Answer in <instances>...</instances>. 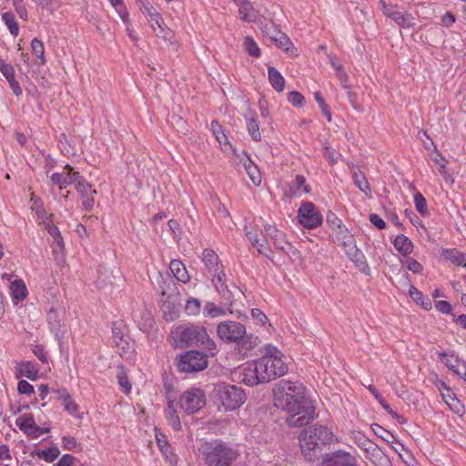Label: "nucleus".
I'll return each mask as SVG.
<instances>
[{
	"mask_svg": "<svg viewBox=\"0 0 466 466\" xmlns=\"http://www.w3.org/2000/svg\"><path fill=\"white\" fill-rule=\"evenodd\" d=\"M274 405L286 411V423L290 427L308 425L316 417L313 401L306 396V388L298 381L281 380L273 390Z\"/></svg>",
	"mask_w": 466,
	"mask_h": 466,
	"instance_id": "1",
	"label": "nucleus"
},
{
	"mask_svg": "<svg viewBox=\"0 0 466 466\" xmlns=\"http://www.w3.org/2000/svg\"><path fill=\"white\" fill-rule=\"evenodd\" d=\"M288 372V365L282 359L261 357L249 362L243 370L242 381L248 386L269 382Z\"/></svg>",
	"mask_w": 466,
	"mask_h": 466,
	"instance_id": "2",
	"label": "nucleus"
},
{
	"mask_svg": "<svg viewBox=\"0 0 466 466\" xmlns=\"http://www.w3.org/2000/svg\"><path fill=\"white\" fill-rule=\"evenodd\" d=\"M171 336L177 346L202 347L210 356L217 352V345L205 327L194 324L178 325L171 331Z\"/></svg>",
	"mask_w": 466,
	"mask_h": 466,
	"instance_id": "3",
	"label": "nucleus"
},
{
	"mask_svg": "<svg viewBox=\"0 0 466 466\" xmlns=\"http://www.w3.org/2000/svg\"><path fill=\"white\" fill-rule=\"evenodd\" d=\"M334 437L332 431L324 425H314L304 429L299 435L302 454L309 461L316 460L322 448L330 444Z\"/></svg>",
	"mask_w": 466,
	"mask_h": 466,
	"instance_id": "4",
	"label": "nucleus"
},
{
	"mask_svg": "<svg viewBox=\"0 0 466 466\" xmlns=\"http://www.w3.org/2000/svg\"><path fill=\"white\" fill-rule=\"evenodd\" d=\"M53 184L59 187L60 190L66 189L68 186L74 185L75 189L80 195L82 204H91L95 202L96 189L80 176L79 172L66 165L61 173H54L51 176Z\"/></svg>",
	"mask_w": 466,
	"mask_h": 466,
	"instance_id": "5",
	"label": "nucleus"
},
{
	"mask_svg": "<svg viewBox=\"0 0 466 466\" xmlns=\"http://www.w3.org/2000/svg\"><path fill=\"white\" fill-rule=\"evenodd\" d=\"M206 466H231L238 457V451L226 442L203 444L199 449Z\"/></svg>",
	"mask_w": 466,
	"mask_h": 466,
	"instance_id": "6",
	"label": "nucleus"
},
{
	"mask_svg": "<svg viewBox=\"0 0 466 466\" xmlns=\"http://www.w3.org/2000/svg\"><path fill=\"white\" fill-rule=\"evenodd\" d=\"M214 396L226 410H234L246 400L244 390L236 385H218L214 390Z\"/></svg>",
	"mask_w": 466,
	"mask_h": 466,
	"instance_id": "7",
	"label": "nucleus"
},
{
	"mask_svg": "<svg viewBox=\"0 0 466 466\" xmlns=\"http://www.w3.org/2000/svg\"><path fill=\"white\" fill-rule=\"evenodd\" d=\"M218 337L225 343L245 344L248 340L244 324L235 320H224L217 326Z\"/></svg>",
	"mask_w": 466,
	"mask_h": 466,
	"instance_id": "8",
	"label": "nucleus"
},
{
	"mask_svg": "<svg viewBox=\"0 0 466 466\" xmlns=\"http://www.w3.org/2000/svg\"><path fill=\"white\" fill-rule=\"evenodd\" d=\"M177 365L182 372L203 370L208 367V354L198 350H188L177 358Z\"/></svg>",
	"mask_w": 466,
	"mask_h": 466,
	"instance_id": "9",
	"label": "nucleus"
},
{
	"mask_svg": "<svg viewBox=\"0 0 466 466\" xmlns=\"http://www.w3.org/2000/svg\"><path fill=\"white\" fill-rule=\"evenodd\" d=\"M357 446L365 452V458L376 466H389L390 460L383 451L366 438L364 435L357 436L355 441Z\"/></svg>",
	"mask_w": 466,
	"mask_h": 466,
	"instance_id": "10",
	"label": "nucleus"
},
{
	"mask_svg": "<svg viewBox=\"0 0 466 466\" xmlns=\"http://www.w3.org/2000/svg\"><path fill=\"white\" fill-rule=\"evenodd\" d=\"M113 341L118 353L126 360H131L135 354V344L130 337L123 330L121 323H114L112 327Z\"/></svg>",
	"mask_w": 466,
	"mask_h": 466,
	"instance_id": "11",
	"label": "nucleus"
},
{
	"mask_svg": "<svg viewBox=\"0 0 466 466\" xmlns=\"http://www.w3.org/2000/svg\"><path fill=\"white\" fill-rule=\"evenodd\" d=\"M180 408L187 414H193L206 404V396L199 389H191L183 393L179 400Z\"/></svg>",
	"mask_w": 466,
	"mask_h": 466,
	"instance_id": "12",
	"label": "nucleus"
},
{
	"mask_svg": "<svg viewBox=\"0 0 466 466\" xmlns=\"http://www.w3.org/2000/svg\"><path fill=\"white\" fill-rule=\"evenodd\" d=\"M265 240L270 239L275 248L281 249L287 255H295L297 249L285 240L282 231L279 230L274 225H266L264 227Z\"/></svg>",
	"mask_w": 466,
	"mask_h": 466,
	"instance_id": "13",
	"label": "nucleus"
},
{
	"mask_svg": "<svg viewBox=\"0 0 466 466\" xmlns=\"http://www.w3.org/2000/svg\"><path fill=\"white\" fill-rule=\"evenodd\" d=\"M299 222L307 228H316L322 224V215L316 206H300L298 210Z\"/></svg>",
	"mask_w": 466,
	"mask_h": 466,
	"instance_id": "14",
	"label": "nucleus"
},
{
	"mask_svg": "<svg viewBox=\"0 0 466 466\" xmlns=\"http://www.w3.org/2000/svg\"><path fill=\"white\" fill-rule=\"evenodd\" d=\"M210 126L211 130L216 137L217 141L219 143L222 151L226 154L233 153L234 156L239 157V155L237 153V149L233 147V146L229 143L227 136L225 135L222 126L215 120L211 122Z\"/></svg>",
	"mask_w": 466,
	"mask_h": 466,
	"instance_id": "15",
	"label": "nucleus"
},
{
	"mask_svg": "<svg viewBox=\"0 0 466 466\" xmlns=\"http://www.w3.org/2000/svg\"><path fill=\"white\" fill-rule=\"evenodd\" d=\"M439 357L441 361L447 366L451 370L460 376L466 381V364L461 361L458 358H453L452 355H449L446 352H440Z\"/></svg>",
	"mask_w": 466,
	"mask_h": 466,
	"instance_id": "16",
	"label": "nucleus"
},
{
	"mask_svg": "<svg viewBox=\"0 0 466 466\" xmlns=\"http://www.w3.org/2000/svg\"><path fill=\"white\" fill-rule=\"evenodd\" d=\"M331 238L334 243L340 245L346 253L357 247L353 235L346 227L333 232Z\"/></svg>",
	"mask_w": 466,
	"mask_h": 466,
	"instance_id": "17",
	"label": "nucleus"
},
{
	"mask_svg": "<svg viewBox=\"0 0 466 466\" xmlns=\"http://www.w3.org/2000/svg\"><path fill=\"white\" fill-rule=\"evenodd\" d=\"M212 281L220 296L227 301L229 306H232L233 292L226 283V274L224 272H218V274L213 277Z\"/></svg>",
	"mask_w": 466,
	"mask_h": 466,
	"instance_id": "18",
	"label": "nucleus"
},
{
	"mask_svg": "<svg viewBox=\"0 0 466 466\" xmlns=\"http://www.w3.org/2000/svg\"><path fill=\"white\" fill-rule=\"evenodd\" d=\"M202 256V260L207 269L213 274V277L216 276L218 272H223L219 258L214 250L206 248L203 250Z\"/></svg>",
	"mask_w": 466,
	"mask_h": 466,
	"instance_id": "19",
	"label": "nucleus"
},
{
	"mask_svg": "<svg viewBox=\"0 0 466 466\" xmlns=\"http://www.w3.org/2000/svg\"><path fill=\"white\" fill-rule=\"evenodd\" d=\"M346 254L361 273L367 276L370 274V268L368 265L366 258L357 247L351 250L350 249Z\"/></svg>",
	"mask_w": 466,
	"mask_h": 466,
	"instance_id": "20",
	"label": "nucleus"
},
{
	"mask_svg": "<svg viewBox=\"0 0 466 466\" xmlns=\"http://www.w3.org/2000/svg\"><path fill=\"white\" fill-rule=\"evenodd\" d=\"M326 466H356V460L348 452L338 451L328 461Z\"/></svg>",
	"mask_w": 466,
	"mask_h": 466,
	"instance_id": "21",
	"label": "nucleus"
},
{
	"mask_svg": "<svg viewBox=\"0 0 466 466\" xmlns=\"http://www.w3.org/2000/svg\"><path fill=\"white\" fill-rule=\"evenodd\" d=\"M16 425L27 435L37 436L38 427L32 415H24L16 419Z\"/></svg>",
	"mask_w": 466,
	"mask_h": 466,
	"instance_id": "22",
	"label": "nucleus"
},
{
	"mask_svg": "<svg viewBox=\"0 0 466 466\" xmlns=\"http://www.w3.org/2000/svg\"><path fill=\"white\" fill-rule=\"evenodd\" d=\"M161 36H158L159 38H162L163 41L166 44V47L168 52L176 53L178 49V45L176 40V35L173 30L168 28L167 25L160 27V29L157 31Z\"/></svg>",
	"mask_w": 466,
	"mask_h": 466,
	"instance_id": "23",
	"label": "nucleus"
},
{
	"mask_svg": "<svg viewBox=\"0 0 466 466\" xmlns=\"http://www.w3.org/2000/svg\"><path fill=\"white\" fill-rule=\"evenodd\" d=\"M169 268L174 277L182 283H187L190 279V276L187 271L185 265L178 259L171 260Z\"/></svg>",
	"mask_w": 466,
	"mask_h": 466,
	"instance_id": "24",
	"label": "nucleus"
},
{
	"mask_svg": "<svg viewBox=\"0 0 466 466\" xmlns=\"http://www.w3.org/2000/svg\"><path fill=\"white\" fill-rule=\"evenodd\" d=\"M245 119H246L248 131L249 135L251 136L252 139L255 141H260L261 134L259 131V126H258L257 117L255 116V113L252 112L251 110H249L248 113H247L245 115Z\"/></svg>",
	"mask_w": 466,
	"mask_h": 466,
	"instance_id": "25",
	"label": "nucleus"
},
{
	"mask_svg": "<svg viewBox=\"0 0 466 466\" xmlns=\"http://www.w3.org/2000/svg\"><path fill=\"white\" fill-rule=\"evenodd\" d=\"M235 4L238 6V13L242 21L248 23L255 21L254 8L248 0H241L240 3Z\"/></svg>",
	"mask_w": 466,
	"mask_h": 466,
	"instance_id": "26",
	"label": "nucleus"
},
{
	"mask_svg": "<svg viewBox=\"0 0 466 466\" xmlns=\"http://www.w3.org/2000/svg\"><path fill=\"white\" fill-rule=\"evenodd\" d=\"M268 80L277 92H282L285 87V79L274 66L268 67Z\"/></svg>",
	"mask_w": 466,
	"mask_h": 466,
	"instance_id": "27",
	"label": "nucleus"
},
{
	"mask_svg": "<svg viewBox=\"0 0 466 466\" xmlns=\"http://www.w3.org/2000/svg\"><path fill=\"white\" fill-rule=\"evenodd\" d=\"M10 292L12 299L17 301L25 299L27 296V289L22 279H15L11 282Z\"/></svg>",
	"mask_w": 466,
	"mask_h": 466,
	"instance_id": "28",
	"label": "nucleus"
},
{
	"mask_svg": "<svg viewBox=\"0 0 466 466\" xmlns=\"http://www.w3.org/2000/svg\"><path fill=\"white\" fill-rule=\"evenodd\" d=\"M395 248L402 255L407 256L412 252L413 244L410 238L404 235H399L393 241Z\"/></svg>",
	"mask_w": 466,
	"mask_h": 466,
	"instance_id": "29",
	"label": "nucleus"
},
{
	"mask_svg": "<svg viewBox=\"0 0 466 466\" xmlns=\"http://www.w3.org/2000/svg\"><path fill=\"white\" fill-rule=\"evenodd\" d=\"M247 237L251 245L257 248L259 254L269 258V253H271V250L268 247V244L267 243V240L264 239L260 242L258 238V234L251 231L247 232Z\"/></svg>",
	"mask_w": 466,
	"mask_h": 466,
	"instance_id": "30",
	"label": "nucleus"
},
{
	"mask_svg": "<svg viewBox=\"0 0 466 466\" xmlns=\"http://www.w3.org/2000/svg\"><path fill=\"white\" fill-rule=\"evenodd\" d=\"M242 155L245 157V160L243 162L244 167L248 174L250 179L252 182L256 185L260 184L261 178L258 174V170L257 168V166L254 164V162L250 159L247 152L243 151Z\"/></svg>",
	"mask_w": 466,
	"mask_h": 466,
	"instance_id": "31",
	"label": "nucleus"
},
{
	"mask_svg": "<svg viewBox=\"0 0 466 466\" xmlns=\"http://www.w3.org/2000/svg\"><path fill=\"white\" fill-rule=\"evenodd\" d=\"M272 39L276 42V45L287 53H290L292 56H297V50L294 48L290 39L283 33H278V35L273 36Z\"/></svg>",
	"mask_w": 466,
	"mask_h": 466,
	"instance_id": "32",
	"label": "nucleus"
},
{
	"mask_svg": "<svg viewBox=\"0 0 466 466\" xmlns=\"http://www.w3.org/2000/svg\"><path fill=\"white\" fill-rule=\"evenodd\" d=\"M352 173L356 186L365 193L366 196H369L371 193V190L364 174L358 167H352Z\"/></svg>",
	"mask_w": 466,
	"mask_h": 466,
	"instance_id": "33",
	"label": "nucleus"
},
{
	"mask_svg": "<svg viewBox=\"0 0 466 466\" xmlns=\"http://www.w3.org/2000/svg\"><path fill=\"white\" fill-rule=\"evenodd\" d=\"M443 255L454 265L466 268V254L457 249H447L444 251Z\"/></svg>",
	"mask_w": 466,
	"mask_h": 466,
	"instance_id": "34",
	"label": "nucleus"
},
{
	"mask_svg": "<svg viewBox=\"0 0 466 466\" xmlns=\"http://www.w3.org/2000/svg\"><path fill=\"white\" fill-rule=\"evenodd\" d=\"M166 417L170 426L175 430L178 431L181 428V422L178 414L172 402H169L167 409L165 410Z\"/></svg>",
	"mask_w": 466,
	"mask_h": 466,
	"instance_id": "35",
	"label": "nucleus"
},
{
	"mask_svg": "<svg viewBox=\"0 0 466 466\" xmlns=\"http://www.w3.org/2000/svg\"><path fill=\"white\" fill-rule=\"evenodd\" d=\"M17 370L20 376L26 377L31 380H35L37 377V370L35 365L29 361L21 362Z\"/></svg>",
	"mask_w": 466,
	"mask_h": 466,
	"instance_id": "36",
	"label": "nucleus"
},
{
	"mask_svg": "<svg viewBox=\"0 0 466 466\" xmlns=\"http://www.w3.org/2000/svg\"><path fill=\"white\" fill-rule=\"evenodd\" d=\"M410 296L416 303L420 305L423 309H430L431 308V299L429 298L424 297L423 294L413 286H410Z\"/></svg>",
	"mask_w": 466,
	"mask_h": 466,
	"instance_id": "37",
	"label": "nucleus"
},
{
	"mask_svg": "<svg viewBox=\"0 0 466 466\" xmlns=\"http://www.w3.org/2000/svg\"><path fill=\"white\" fill-rule=\"evenodd\" d=\"M203 314L208 318H219L226 316L227 312L223 308L218 307L213 302H207L203 309Z\"/></svg>",
	"mask_w": 466,
	"mask_h": 466,
	"instance_id": "38",
	"label": "nucleus"
},
{
	"mask_svg": "<svg viewBox=\"0 0 466 466\" xmlns=\"http://www.w3.org/2000/svg\"><path fill=\"white\" fill-rule=\"evenodd\" d=\"M2 20L8 27L10 34L13 36H17L19 34V26L15 19V15L11 12H5L2 14Z\"/></svg>",
	"mask_w": 466,
	"mask_h": 466,
	"instance_id": "39",
	"label": "nucleus"
},
{
	"mask_svg": "<svg viewBox=\"0 0 466 466\" xmlns=\"http://www.w3.org/2000/svg\"><path fill=\"white\" fill-rule=\"evenodd\" d=\"M47 322L52 331L57 332L61 328L60 313L52 308L47 312Z\"/></svg>",
	"mask_w": 466,
	"mask_h": 466,
	"instance_id": "40",
	"label": "nucleus"
},
{
	"mask_svg": "<svg viewBox=\"0 0 466 466\" xmlns=\"http://www.w3.org/2000/svg\"><path fill=\"white\" fill-rule=\"evenodd\" d=\"M147 16L156 36H161V35H159L157 31L160 29V27L166 25L161 15L156 10H154L153 13H150Z\"/></svg>",
	"mask_w": 466,
	"mask_h": 466,
	"instance_id": "41",
	"label": "nucleus"
},
{
	"mask_svg": "<svg viewBox=\"0 0 466 466\" xmlns=\"http://www.w3.org/2000/svg\"><path fill=\"white\" fill-rule=\"evenodd\" d=\"M371 430L378 437L388 443H392L395 441L393 434L377 423L371 425Z\"/></svg>",
	"mask_w": 466,
	"mask_h": 466,
	"instance_id": "42",
	"label": "nucleus"
},
{
	"mask_svg": "<svg viewBox=\"0 0 466 466\" xmlns=\"http://www.w3.org/2000/svg\"><path fill=\"white\" fill-rule=\"evenodd\" d=\"M117 381L119 386L123 389L125 393H129L132 385L127 378V372L123 366H118Z\"/></svg>",
	"mask_w": 466,
	"mask_h": 466,
	"instance_id": "43",
	"label": "nucleus"
},
{
	"mask_svg": "<svg viewBox=\"0 0 466 466\" xmlns=\"http://www.w3.org/2000/svg\"><path fill=\"white\" fill-rule=\"evenodd\" d=\"M31 49L32 53L40 59V64L44 65L46 63V59L44 56L45 49L43 42L37 38H34L31 42Z\"/></svg>",
	"mask_w": 466,
	"mask_h": 466,
	"instance_id": "44",
	"label": "nucleus"
},
{
	"mask_svg": "<svg viewBox=\"0 0 466 466\" xmlns=\"http://www.w3.org/2000/svg\"><path fill=\"white\" fill-rule=\"evenodd\" d=\"M201 309V302L199 299L190 298L185 305L186 312L190 316H197L199 314Z\"/></svg>",
	"mask_w": 466,
	"mask_h": 466,
	"instance_id": "45",
	"label": "nucleus"
},
{
	"mask_svg": "<svg viewBox=\"0 0 466 466\" xmlns=\"http://www.w3.org/2000/svg\"><path fill=\"white\" fill-rule=\"evenodd\" d=\"M244 47L245 50L248 53V55H250L251 56L258 57L260 56V50L252 37H245Z\"/></svg>",
	"mask_w": 466,
	"mask_h": 466,
	"instance_id": "46",
	"label": "nucleus"
},
{
	"mask_svg": "<svg viewBox=\"0 0 466 466\" xmlns=\"http://www.w3.org/2000/svg\"><path fill=\"white\" fill-rule=\"evenodd\" d=\"M60 454L58 448L52 447L46 451H42L38 453V456L44 459L46 461L51 462L55 461Z\"/></svg>",
	"mask_w": 466,
	"mask_h": 466,
	"instance_id": "47",
	"label": "nucleus"
},
{
	"mask_svg": "<svg viewBox=\"0 0 466 466\" xmlns=\"http://www.w3.org/2000/svg\"><path fill=\"white\" fill-rule=\"evenodd\" d=\"M390 18L402 27H408L410 25L409 15L400 11L396 10L394 13L390 14Z\"/></svg>",
	"mask_w": 466,
	"mask_h": 466,
	"instance_id": "48",
	"label": "nucleus"
},
{
	"mask_svg": "<svg viewBox=\"0 0 466 466\" xmlns=\"http://www.w3.org/2000/svg\"><path fill=\"white\" fill-rule=\"evenodd\" d=\"M327 223L333 232L345 228L342 221L333 213H328Z\"/></svg>",
	"mask_w": 466,
	"mask_h": 466,
	"instance_id": "49",
	"label": "nucleus"
},
{
	"mask_svg": "<svg viewBox=\"0 0 466 466\" xmlns=\"http://www.w3.org/2000/svg\"><path fill=\"white\" fill-rule=\"evenodd\" d=\"M314 97H315V100L317 101V103L319 104V106H320L324 116L327 117L328 121L330 122L331 121V112L329 108V106L325 102V99L321 96L319 92H316L314 94Z\"/></svg>",
	"mask_w": 466,
	"mask_h": 466,
	"instance_id": "50",
	"label": "nucleus"
},
{
	"mask_svg": "<svg viewBox=\"0 0 466 466\" xmlns=\"http://www.w3.org/2000/svg\"><path fill=\"white\" fill-rule=\"evenodd\" d=\"M288 101L294 106L300 107L305 103L304 96L297 91H291L288 94Z\"/></svg>",
	"mask_w": 466,
	"mask_h": 466,
	"instance_id": "51",
	"label": "nucleus"
},
{
	"mask_svg": "<svg viewBox=\"0 0 466 466\" xmlns=\"http://www.w3.org/2000/svg\"><path fill=\"white\" fill-rule=\"evenodd\" d=\"M35 4L42 6L43 8H46L49 11L56 10L59 5L61 0H33Z\"/></svg>",
	"mask_w": 466,
	"mask_h": 466,
	"instance_id": "52",
	"label": "nucleus"
},
{
	"mask_svg": "<svg viewBox=\"0 0 466 466\" xmlns=\"http://www.w3.org/2000/svg\"><path fill=\"white\" fill-rule=\"evenodd\" d=\"M0 71L7 80H13V77H15L13 66L10 64H6L2 59H0Z\"/></svg>",
	"mask_w": 466,
	"mask_h": 466,
	"instance_id": "53",
	"label": "nucleus"
},
{
	"mask_svg": "<svg viewBox=\"0 0 466 466\" xmlns=\"http://www.w3.org/2000/svg\"><path fill=\"white\" fill-rule=\"evenodd\" d=\"M22 2L23 0H14L13 5L19 17L27 20V10Z\"/></svg>",
	"mask_w": 466,
	"mask_h": 466,
	"instance_id": "54",
	"label": "nucleus"
},
{
	"mask_svg": "<svg viewBox=\"0 0 466 466\" xmlns=\"http://www.w3.org/2000/svg\"><path fill=\"white\" fill-rule=\"evenodd\" d=\"M446 404L454 413L458 415H462L464 413V406L457 398H455L451 401L447 402Z\"/></svg>",
	"mask_w": 466,
	"mask_h": 466,
	"instance_id": "55",
	"label": "nucleus"
},
{
	"mask_svg": "<svg viewBox=\"0 0 466 466\" xmlns=\"http://www.w3.org/2000/svg\"><path fill=\"white\" fill-rule=\"evenodd\" d=\"M407 268L413 273H420L422 271V265L414 258H409L407 259Z\"/></svg>",
	"mask_w": 466,
	"mask_h": 466,
	"instance_id": "56",
	"label": "nucleus"
},
{
	"mask_svg": "<svg viewBox=\"0 0 466 466\" xmlns=\"http://www.w3.org/2000/svg\"><path fill=\"white\" fill-rule=\"evenodd\" d=\"M64 409L70 414H76L78 410V405L73 400L72 396L68 400L62 402Z\"/></svg>",
	"mask_w": 466,
	"mask_h": 466,
	"instance_id": "57",
	"label": "nucleus"
},
{
	"mask_svg": "<svg viewBox=\"0 0 466 466\" xmlns=\"http://www.w3.org/2000/svg\"><path fill=\"white\" fill-rule=\"evenodd\" d=\"M17 390L21 394H31L34 392V387L24 380L18 382Z\"/></svg>",
	"mask_w": 466,
	"mask_h": 466,
	"instance_id": "58",
	"label": "nucleus"
},
{
	"mask_svg": "<svg viewBox=\"0 0 466 466\" xmlns=\"http://www.w3.org/2000/svg\"><path fill=\"white\" fill-rule=\"evenodd\" d=\"M251 316L260 325H265L268 320L267 316L259 309H253Z\"/></svg>",
	"mask_w": 466,
	"mask_h": 466,
	"instance_id": "59",
	"label": "nucleus"
},
{
	"mask_svg": "<svg viewBox=\"0 0 466 466\" xmlns=\"http://www.w3.org/2000/svg\"><path fill=\"white\" fill-rule=\"evenodd\" d=\"M323 155L331 165H334L337 162L336 151L332 149L330 147H323Z\"/></svg>",
	"mask_w": 466,
	"mask_h": 466,
	"instance_id": "60",
	"label": "nucleus"
},
{
	"mask_svg": "<svg viewBox=\"0 0 466 466\" xmlns=\"http://www.w3.org/2000/svg\"><path fill=\"white\" fill-rule=\"evenodd\" d=\"M138 5V9L141 11V13L145 15H148L150 13L154 12V8L149 5V3L147 0H137Z\"/></svg>",
	"mask_w": 466,
	"mask_h": 466,
	"instance_id": "61",
	"label": "nucleus"
},
{
	"mask_svg": "<svg viewBox=\"0 0 466 466\" xmlns=\"http://www.w3.org/2000/svg\"><path fill=\"white\" fill-rule=\"evenodd\" d=\"M44 225L47 232L54 238L58 237V234H60V231L58 228L53 224L52 219L47 218L46 220H44Z\"/></svg>",
	"mask_w": 466,
	"mask_h": 466,
	"instance_id": "62",
	"label": "nucleus"
},
{
	"mask_svg": "<svg viewBox=\"0 0 466 466\" xmlns=\"http://www.w3.org/2000/svg\"><path fill=\"white\" fill-rule=\"evenodd\" d=\"M263 357H271V359H282L283 354L275 346L268 345L266 347V353Z\"/></svg>",
	"mask_w": 466,
	"mask_h": 466,
	"instance_id": "63",
	"label": "nucleus"
},
{
	"mask_svg": "<svg viewBox=\"0 0 466 466\" xmlns=\"http://www.w3.org/2000/svg\"><path fill=\"white\" fill-rule=\"evenodd\" d=\"M33 353L43 363H46L47 362V355H46V352L45 351V350H44V348L42 346H40V345L35 346L34 349H33Z\"/></svg>",
	"mask_w": 466,
	"mask_h": 466,
	"instance_id": "64",
	"label": "nucleus"
}]
</instances>
